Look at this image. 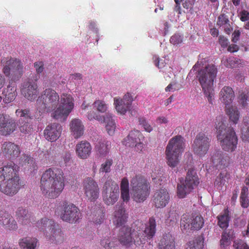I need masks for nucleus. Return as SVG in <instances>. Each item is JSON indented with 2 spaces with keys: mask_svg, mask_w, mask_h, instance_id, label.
<instances>
[{
  "mask_svg": "<svg viewBox=\"0 0 249 249\" xmlns=\"http://www.w3.org/2000/svg\"><path fill=\"white\" fill-rule=\"evenodd\" d=\"M114 105L117 112L121 114H125L131 107V106L125 103L124 100L118 97L114 98Z\"/></svg>",
  "mask_w": 249,
  "mask_h": 249,
  "instance_id": "39",
  "label": "nucleus"
},
{
  "mask_svg": "<svg viewBox=\"0 0 249 249\" xmlns=\"http://www.w3.org/2000/svg\"><path fill=\"white\" fill-rule=\"evenodd\" d=\"M140 124L142 125L145 130L147 132H150L152 130V126L148 124L146 120L143 117H141L139 119Z\"/></svg>",
  "mask_w": 249,
  "mask_h": 249,
  "instance_id": "58",
  "label": "nucleus"
},
{
  "mask_svg": "<svg viewBox=\"0 0 249 249\" xmlns=\"http://www.w3.org/2000/svg\"><path fill=\"white\" fill-rule=\"evenodd\" d=\"M2 71L6 77L10 79L11 81L16 82L23 74V63L18 59L10 58L5 62Z\"/></svg>",
  "mask_w": 249,
  "mask_h": 249,
  "instance_id": "8",
  "label": "nucleus"
},
{
  "mask_svg": "<svg viewBox=\"0 0 249 249\" xmlns=\"http://www.w3.org/2000/svg\"><path fill=\"white\" fill-rule=\"evenodd\" d=\"M215 122L216 137L222 149L232 152L237 147L238 138L234 129L226 125V121L222 117L217 118Z\"/></svg>",
  "mask_w": 249,
  "mask_h": 249,
  "instance_id": "3",
  "label": "nucleus"
},
{
  "mask_svg": "<svg viewBox=\"0 0 249 249\" xmlns=\"http://www.w3.org/2000/svg\"><path fill=\"white\" fill-rule=\"evenodd\" d=\"M102 193L105 203L107 205H112L119 198V185L111 179L107 180L104 185Z\"/></svg>",
  "mask_w": 249,
  "mask_h": 249,
  "instance_id": "10",
  "label": "nucleus"
},
{
  "mask_svg": "<svg viewBox=\"0 0 249 249\" xmlns=\"http://www.w3.org/2000/svg\"><path fill=\"white\" fill-rule=\"evenodd\" d=\"M230 178V174L227 172H221L215 179L214 184L217 186L224 185Z\"/></svg>",
  "mask_w": 249,
  "mask_h": 249,
  "instance_id": "47",
  "label": "nucleus"
},
{
  "mask_svg": "<svg viewBox=\"0 0 249 249\" xmlns=\"http://www.w3.org/2000/svg\"><path fill=\"white\" fill-rule=\"evenodd\" d=\"M16 215L18 222L22 225H29L33 220L32 213L28 209L19 207L16 212Z\"/></svg>",
  "mask_w": 249,
  "mask_h": 249,
  "instance_id": "27",
  "label": "nucleus"
},
{
  "mask_svg": "<svg viewBox=\"0 0 249 249\" xmlns=\"http://www.w3.org/2000/svg\"><path fill=\"white\" fill-rule=\"evenodd\" d=\"M239 102L241 104H242V106L245 107L247 105V101H249L248 96L244 93H241L239 96Z\"/></svg>",
  "mask_w": 249,
  "mask_h": 249,
  "instance_id": "63",
  "label": "nucleus"
},
{
  "mask_svg": "<svg viewBox=\"0 0 249 249\" xmlns=\"http://www.w3.org/2000/svg\"><path fill=\"white\" fill-rule=\"evenodd\" d=\"M3 228L10 231H15L18 229V226L16 221L13 217L11 218L9 221L7 222V225H5Z\"/></svg>",
  "mask_w": 249,
  "mask_h": 249,
  "instance_id": "56",
  "label": "nucleus"
},
{
  "mask_svg": "<svg viewBox=\"0 0 249 249\" xmlns=\"http://www.w3.org/2000/svg\"><path fill=\"white\" fill-rule=\"evenodd\" d=\"M70 126L71 134L74 139H78L84 134V126L80 119H73L70 123Z\"/></svg>",
  "mask_w": 249,
  "mask_h": 249,
  "instance_id": "31",
  "label": "nucleus"
},
{
  "mask_svg": "<svg viewBox=\"0 0 249 249\" xmlns=\"http://www.w3.org/2000/svg\"><path fill=\"white\" fill-rule=\"evenodd\" d=\"M240 19L242 21L245 22L249 19V12L245 10H242L240 13Z\"/></svg>",
  "mask_w": 249,
  "mask_h": 249,
  "instance_id": "64",
  "label": "nucleus"
},
{
  "mask_svg": "<svg viewBox=\"0 0 249 249\" xmlns=\"http://www.w3.org/2000/svg\"><path fill=\"white\" fill-rule=\"evenodd\" d=\"M230 120L233 124H236L239 119L240 113L236 107L231 106L227 107L226 110Z\"/></svg>",
  "mask_w": 249,
  "mask_h": 249,
  "instance_id": "41",
  "label": "nucleus"
},
{
  "mask_svg": "<svg viewBox=\"0 0 249 249\" xmlns=\"http://www.w3.org/2000/svg\"><path fill=\"white\" fill-rule=\"evenodd\" d=\"M118 244V241L116 238L105 237L101 241V245L105 249H113Z\"/></svg>",
  "mask_w": 249,
  "mask_h": 249,
  "instance_id": "45",
  "label": "nucleus"
},
{
  "mask_svg": "<svg viewBox=\"0 0 249 249\" xmlns=\"http://www.w3.org/2000/svg\"><path fill=\"white\" fill-rule=\"evenodd\" d=\"M241 138L243 142H249V117L243 119V125L241 128Z\"/></svg>",
  "mask_w": 249,
  "mask_h": 249,
  "instance_id": "43",
  "label": "nucleus"
},
{
  "mask_svg": "<svg viewBox=\"0 0 249 249\" xmlns=\"http://www.w3.org/2000/svg\"><path fill=\"white\" fill-rule=\"evenodd\" d=\"M229 22L230 21L228 16L225 14H222L218 17L217 25L219 26L224 25H228L229 26H230Z\"/></svg>",
  "mask_w": 249,
  "mask_h": 249,
  "instance_id": "53",
  "label": "nucleus"
},
{
  "mask_svg": "<svg viewBox=\"0 0 249 249\" xmlns=\"http://www.w3.org/2000/svg\"><path fill=\"white\" fill-rule=\"evenodd\" d=\"M11 218L13 216L8 213L5 211H0V225L3 227L5 225H7V222L9 221Z\"/></svg>",
  "mask_w": 249,
  "mask_h": 249,
  "instance_id": "50",
  "label": "nucleus"
},
{
  "mask_svg": "<svg viewBox=\"0 0 249 249\" xmlns=\"http://www.w3.org/2000/svg\"><path fill=\"white\" fill-rule=\"evenodd\" d=\"M150 186L147 180L142 175H136L130 180V195L132 200L142 203L148 197Z\"/></svg>",
  "mask_w": 249,
  "mask_h": 249,
  "instance_id": "5",
  "label": "nucleus"
},
{
  "mask_svg": "<svg viewBox=\"0 0 249 249\" xmlns=\"http://www.w3.org/2000/svg\"><path fill=\"white\" fill-rule=\"evenodd\" d=\"M22 94L28 100H34L37 97L39 89L37 83L33 81L24 83L21 89Z\"/></svg>",
  "mask_w": 249,
  "mask_h": 249,
  "instance_id": "22",
  "label": "nucleus"
},
{
  "mask_svg": "<svg viewBox=\"0 0 249 249\" xmlns=\"http://www.w3.org/2000/svg\"><path fill=\"white\" fill-rule=\"evenodd\" d=\"M153 60L154 62L155 65L159 69H162L165 66V63L164 60L160 59L157 55L153 56Z\"/></svg>",
  "mask_w": 249,
  "mask_h": 249,
  "instance_id": "59",
  "label": "nucleus"
},
{
  "mask_svg": "<svg viewBox=\"0 0 249 249\" xmlns=\"http://www.w3.org/2000/svg\"><path fill=\"white\" fill-rule=\"evenodd\" d=\"M60 104L52 113V117L60 121H65L74 107L73 99L71 95L63 93L60 97Z\"/></svg>",
  "mask_w": 249,
  "mask_h": 249,
  "instance_id": "9",
  "label": "nucleus"
},
{
  "mask_svg": "<svg viewBox=\"0 0 249 249\" xmlns=\"http://www.w3.org/2000/svg\"><path fill=\"white\" fill-rule=\"evenodd\" d=\"M37 242L36 239L25 237L19 240V245L23 249H36Z\"/></svg>",
  "mask_w": 249,
  "mask_h": 249,
  "instance_id": "42",
  "label": "nucleus"
},
{
  "mask_svg": "<svg viewBox=\"0 0 249 249\" xmlns=\"http://www.w3.org/2000/svg\"><path fill=\"white\" fill-rule=\"evenodd\" d=\"M92 146L90 143L86 141L78 142L75 146V152L77 157L82 160L89 158L91 154Z\"/></svg>",
  "mask_w": 249,
  "mask_h": 249,
  "instance_id": "24",
  "label": "nucleus"
},
{
  "mask_svg": "<svg viewBox=\"0 0 249 249\" xmlns=\"http://www.w3.org/2000/svg\"><path fill=\"white\" fill-rule=\"evenodd\" d=\"M234 249H249V246L242 240H237L233 242Z\"/></svg>",
  "mask_w": 249,
  "mask_h": 249,
  "instance_id": "55",
  "label": "nucleus"
},
{
  "mask_svg": "<svg viewBox=\"0 0 249 249\" xmlns=\"http://www.w3.org/2000/svg\"><path fill=\"white\" fill-rule=\"evenodd\" d=\"M34 67L37 74L42 73L44 69V63L42 61L36 62L34 63Z\"/></svg>",
  "mask_w": 249,
  "mask_h": 249,
  "instance_id": "62",
  "label": "nucleus"
},
{
  "mask_svg": "<svg viewBox=\"0 0 249 249\" xmlns=\"http://www.w3.org/2000/svg\"><path fill=\"white\" fill-rule=\"evenodd\" d=\"M111 142L106 140L98 141L95 145L94 150L96 154L100 157H106L109 153Z\"/></svg>",
  "mask_w": 249,
  "mask_h": 249,
  "instance_id": "30",
  "label": "nucleus"
},
{
  "mask_svg": "<svg viewBox=\"0 0 249 249\" xmlns=\"http://www.w3.org/2000/svg\"><path fill=\"white\" fill-rule=\"evenodd\" d=\"M212 161L215 166L224 164L222 153L220 151H216L212 157Z\"/></svg>",
  "mask_w": 249,
  "mask_h": 249,
  "instance_id": "49",
  "label": "nucleus"
},
{
  "mask_svg": "<svg viewBox=\"0 0 249 249\" xmlns=\"http://www.w3.org/2000/svg\"><path fill=\"white\" fill-rule=\"evenodd\" d=\"M60 97L55 90L48 88L43 91L36 100V107L39 112H53L58 107Z\"/></svg>",
  "mask_w": 249,
  "mask_h": 249,
  "instance_id": "7",
  "label": "nucleus"
},
{
  "mask_svg": "<svg viewBox=\"0 0 249 249\" xmlns=\"http://www.w3.org/2000/svg\"><path fill=\"white\" fill-rule=\"evenodd\" d=\"M88 117L90 120L94 119L101 122H105L106 124V128L108 134L109 135L114 134L116 128V124L111 114H106L105 116H101L94 114L93 116L91 113H89Z\"/></svg>",
  "mask_w": 249,
  "mask_h": 249,
  "instance_id": "21",
  "label": "nucleus"
},
{
  "mask_svg": "<svg viewBox=\"0 0 249 249\" xmlns=\"http://www.w3.org/2000/svg\"><path fill=\"white\" fill-rule=\"evenodd\" d=\"M194 189L183 182V180H180L177 185V195L178 198H184L190 194Z\"/></svg>",
  "mask_w": 249,
  "mask_h": 249,
  "instance_id": "37",
  "label": "nucleus"
},
{
  "mask_svg": "<svg viewBox=\"0 0 249 249\" xmlns=\"http://www.w3.org/2000/svg\"><path fill=\"white\" fill-rule=\"evenodd\" d=\"M93 108L99 112L106 113L108 109V105L102 100H96L93 104Z\"/></svg>",
  "mask_w": 249,
  "mask_h": 249,
  "instance_id": "46",
  "label": "nucleus"
},
{
  "mask_svg": "<svg viewBox=\"0 0 249 249\" xmlns=\"http://www.w3.org/2000/svg\"><path fill=\"white\" fill-rule=\"evenodd\" d=\"M16 113L17 116L20 117L18 120L20 131L24 134H29L32 132V125L28 121V119L31 118L29 110L18 109L16 110Z\"/></svg>",
  "mask_w": 249,
  "mask_h": 249,
  "instance_id": "17",
  "label": "nucleus"
},
{
  "mask_svg": "<svg viewBox=\"0 0 249 249\" xmlns=\"http://www.w3.org/2000/svg\"><path fill=\"white\" fill-rule=\"evenodd\" d=\"M121 197L124 202H127L130 200L129 182L126 178H124L121 182Z\"/></svg>",
  "mask_w": 249,
  "mask_h": 249,
  "instance_id": "38",
  "label": "nucleus"
},
{
  "mask_svg": "<svg viewBox=\"0 0 249 249\" xmlns=\"http://www.w3.org/2000/svg\"><path fill=\"white\" fill-rule=\"evenodd\" d=\"M217 225L222 229H226L229 226L230 220L228 209H225L223 213L217 216Z\"/></svg>",
  "mask_w": 249,
  "mask_h": 249,
  "instance_id": "40",
  "label": "nucleus"
},
{
  "mask_svg": "<svg viewBox=\"0 0 249 249\" xmlns=\"http://www.w3.org/2000/svg\"><path fill=\"white\" fill-rule=\"evenodd\" d=\"M3 101L5 104L13 102L17 95V86L14 81H10L8 86L3 89Z\"/></svg>",
  "mask_w": 249,
  "mask_h": 249,
  "instance_id": "25",
  "label": "nucleus"
},
{
  "mask_svg": "<svg viewBox=\"0 0 249 249\" xmlns=\"http://www.w3.org/2000/svg\"><path fill=\"white\" fill-rule=\"evenodd\" d=\"M128 213L125 208L121 205L116 206L113 219L114 224L117 227H123L126 223Z\"/></svg>",
  "mask_w": 249,
  "mask_h": 249,
  "instance_id": "26",
  "label": "nucleus"
},
{
  "mask_svg": "<svg viewBox=\"0 0 249 249\" xmlns=\"http://www.w3.org/2000/svg\"><path fill=\"white\" fill-rule=\"evenodd\" d=\"M1 153L3 156L9 160H15L20 154L19 146L14 142H5L1 147Z\"/></svg>",
  "mask_w": 249,
  "mask_h": 249,
  "instance_id": "19",
  "label": "nucleus"
},
{
  "mask_svg": "<svg viewBox=\"0 0 249 249\" xmlns=\"http://www.w3.org/2000/svg\"><path fill=\"white\" fill-rule=\"evenodd\" d=\"M183 182L193 189L198 186L199 183V179L197 173L194 168L188 170L185 179Z\"/></svg>",
  "mask_w": 249,
  "mask_h": 249,
  "instance_id": "34",
  "label": "nucleus"
},
{
  "mask_svg": "<svg viewBox=\"0 0 249 249\" xmlns=\"http://www.w3.org/2000/svg\"><path fill=\"white\" fill-rule=\"evenodd\" d=\"M179 218V215L176 210H170L167 215V220L171 222L175 223Z\"/></svg>",
  "mask_w": 249,
  "mask_h": 249,
  "instance_id": "54",
  "label": "nucleus"
},
{
  "mask_svg": "<svg viewBox=\"0 0 249 249\" xmlns=\"http://www.w3.org/2000/svg\"><path fill=\"white\" fill-rule=\"evenodd\" d=\"M96 213L97 215L96 214L95 215L97 216V217L94 219V222L96 224H101L104 220V213L100 208L98 209Z\"/></svg>",
  "mask_w": 249,
  "mask_h": 249,
  "instance_id": "61",
  "label": "nucleus"
},
{
  "mask_svg": "<svg viewBox=\"0 0 249 249\" xmlns=\"http://www.w3.org/2000/svg\"><path fill=\"white\" fill-rule=\"evenodd\" d=\"M170 195L167 189L161 188L156 190L153 195L152 201L156 208L165 207L169 202Z\"/></svg>",
  "mask_w": 249,
  "mask_h": 249,
  "instance_id": "18",
  "label": "nucleus"
},
{
  "mask_svg": "<svg viewBox=\"0 0 249 249\" xmlns=\"http://www.w3.org/2000/svg\"><path fill=\"white\" fill-rule=\"evenodd\" d=\"M47 239L54 244H58L63 242L64 237L61 229L57 225L54 229L46 235Z\"/></svg>",
  "mask_w": 249,
  "mask_h": 249,
  "instance_id": "33",
  "label": "nucleus"
},
{
  "mask_svg": "<svg viewBox=\"0 0 249 249\" xmlns=\"http://www.w3.org/2000/svg\"><path fill=\"white\" fill-rule=\"evenodd\" d=\"M22 166H26L28 165V164H33V160L31 158V157L28 155H23L21 158L20 163Z\"/></svg>",
  "mask_w": 249,
  "mask_h": 249,
  "instance_id": "60",
  "label": "nucleus"
},
{
  "mask_svg": "<svg viewBox=\"0 0 249 249\" xmlns=\"http://www.w3.org/2000/svg\"><path fill=\"white\" fill-rule=\"evenodd\" d=\"M234 98V92L232 89L229 86L224 87L219 92V100L226 106L230 105Z\"/></svg>",
  "mask_w": 249,
  "mask_h": 249,
  "instance_id": "28",
  "label": "nucleus"
},
{
  "mask_svg": "<svg viewBox=\"0 0 249 249\" xmlns=\"http://www.w3.org/2000/svg\"><path fill=\"white\" fill-rule=\"evenodd\" d=\"M221 62L227 68H232L236 66L237 63V60L234 57H230L223 59Z\"/></svg>",
  "mask_w": 249,
  "mask_h": 249,
  "instance_id": "51",
  "label": "nucleus"
},
{
  "mask_svg": "<svg viewBox=\"0 0 249 249\" xmlns=\"http://www.w3.org/2000/svg\"><path fill=\"white\" fill-rule=\"evenodd\" d=\"M61 209L60 218L70 223H75L82 217L79 209L73 204H68L64 201L59 206Z\"/></svg>",
  "mask_w": 249,
  "mask_h": 249,
  "instance_id": "11",
  "label": "nucleus"
},
{
  "mask_svg": "<svg viewBox=\"0 0 249 249\" xmlns=\"http://www.w3.org/2000/svg\"><path fill=\"white\" fill-rule=\"evenodd\" d=\"M62 131L61 125L58 123L48 125L44 130L45 139L50 142H55L60 137Z\"/></svg>",
  "mask_w": 249,
  "mask_h": 249,
  "instance_id": "23",
  "label": "nucleus"
},
{
  "mask_svg": "<svg viewBox=\"0 0 249 249\" xmlns=\"http://www.w3.org/2000/svg\"><path fill=\"white\" fill-rule=\"evenodd\" d=\"M217 67L213 64H208L198 71L196 77L208 101L212 104L214 95L213 82L217 73Z\"/></svg>",
  "mask_w": 249,
  "mask_h": 249,
  "instance_id": "4",
  "label": "nucleus"
},
{
  "mask_svg": "<svg viewBox=\"0 0 249 249\" xmlns=\"http://www.w3.org/2000/svg\"><path fill=\"white\" fill-rule=\"evenodd\" d=\"M203 241L198 237L189 242L188 247L185 249H203Z\"/></svg>",
  "mask_w": 249,
  "mask_h": 249,
  "instance_id": "48",
  "label": "nucleus"
},
{
  "mask_svg": "<svg viewBox=\"0 0 249 249\" xmlns=\"http://www.w3.org/2000/svg\"><path fill=\"white\" fill-rule=\"evenodd\" d=\"M65 187L64 174L62 169L49 168L42 174L40 188L43 196L49 199L57 197Z\"/></svg>",
  "mask_w": 249,
  "mask_h": 249,
  "instance_id": "1",
  "label": "nucleus"
},
{
  "mask_svg": "<svg viewBox=\"0 0 249 249\" xmlns=\"http://www.w3.org/2000/svg\"><path fill=\"white\" fill-rule=\"evenodd\" d=\"M185 146V140L180 135L172 138L166 147L165 154L167 164L172 168L178 164L179 158L184 152Z\"/></svg>",
  "mask_w": 249,
  "mask_h": 249,
  "instance_id": "6",
  "label": "nucleus"
},
{
  "mask_svg": "<svg viewBox=\"0 0 249 249\" xmlns=\"http://www.w3.org/2000/svg\"><path fill=\"white\" fill-rule=\"evenodd\" d=\"M85 195L90 201H95L99 196L100 190L96 181L91 177L85 178L83 181Z\"/></svg>",
  "mask_w": 249,
  "mask_h": 249,
  "instance_id": "14",
  "label": "nucleus"
},
{
  "mask_svg": "<svg viewBox=\"0 0 249 249\" xmlns=\"http://www.w3.org/2000/svg\"><path fill=\"white\" fill-rule=\"evenodd\" d=\"M19 167L14 162L0 168V191L9 196L16 195L20 188Z\"/></svg>",
  "mask_w": 249,
  "mask_h": 249,
  "instance_id": "2",
  "label": "nucleus"
},
{
  "mask_svg": "<svg viewBox=\"0 0 249 249\" xmlns=\"http://www.w3.org/2000/svg\"><path fill=\"white\" fill-rule=\"evenodd\" d=\"M156 222L154 217H150L145 224V230L143 231L137 232L134 244L136 246L145 243L146 239H151L155 235L156 231Z\"/></svg>",
  "mask_w": 249,
  "mask_h": 249,
  "instance_id": "13",
  "label": "nucleus"
},
{
  "mask_svg": "<svg viewBox=\"0 0 249 249\" xmlns=\"http://www.w3.org/2000/svg\"><path fill=\"white\" fill-rule=\"evenodd\" d=\"M142 134L138 130L131 131L128 136L123 141V144L126 146L134 147L137 142L141 141Z\"/></svg>",
  "mask_w": 249,
  "mask_h": 249,
  "instance_id": "32",
  "label": "nucleus"
},
{
  "mask_svg": "<svg viewBox=\"0 0 249 249\" xmlns=\"http://www.w3.org/2000/svg\"><path fill=\"white\" fill-rule=\"evenodd\" d=\"M113 163L112 159H107L105 162L103 163L99 169L100 173H109L110 172V167Z\"/></svg>",
  "mask_w": 249,
  "mask_h": 249,
  "instance_id": "52",
  "label": "nucleus"
},
{
  "mask_svg": "<svg viewBox=\"0 0 249 249\" xmlns=\"http://www.w3.org/2000/svg\"><path fill=\"white\" fill-rule=\"evenodd\" d=\"M249 189L247 187L244 186L241 189L240 196V202L241 206L244 208H247L249 205V200L248 198Z\"/></svg>",
  "mask_w": 249,
  "mask_h": 249,
  "instance_id": "44",
  "label": "nucleus"
},
{
  "mask_svg": "<svg viewBox=\"0 0 249 249\" xmlns=\"http://www.w3.org/2000/svg\"><path fill=\"white\" fill-rule=\"evenodd\" d=\"M159 247V249H176L175 238L169 233L163 235Z\"/></svg>",
  "mask_w": 249,
  "mask_h": 249,
  "instance_id": "35",
  "label": "nucleus"
},
{
  "mask_svg": "<svg viewBox=\"0 0 249 249\" xmlns=\"http://www.w3.org/2000/svg\"><path fill=\"white\" fill-rule=\"evenodd\" d=\"M56 225V224L53 220L47 217L42 218L36 224V227L38 228V230L42 231L45 236L54 229V228Z\"/></svg>",
  "mask_w": 249,
  "mask_h": 249,
  "instance_id": "29",
  "label": "nucleus"
},
{
  "mask_svg": "<svg viewBox=\"0 0 249 249\" xmlns=\"http://www.w3.org/2000/svg\"><path fill=\"white\" fill-rule=\"evenodd\" d=\"M182 37L180 35L175 34L171 37L170 42L173 45H178L182 43Z\"/></svg>",
  "mask_w": 249,
  "mask_h": 249,
  "instance_id": "57",
  "label": "nucleus"
},
{
  "mask_svg": "<svg viewBox=\"0 0 249 249\" xmlns=\"http://www.w3.org/2000/svg\"><path fill=\"white\" fill-rule=\"evenodd\" d=\"M17 128V124L14 119L7 114H0V135L5 136L10 135Z\"/></svg>",
  "mask_w": 249,
  "mask_h": 249,
  "instance_id": "15",
  "label": "nucleus"
},
{
  "mask_svg": "<svg viewBox=\"0 0 249 249\" xmlns=\"http://www.w3.org/2000/svg\"><path fill=\"white\" fill-rule=\"evenodd\" d=\"M235 233L232 229L224 230L221 234V239L220 240V246L222 248H225L231 243V241L235 238Z\"/></svg>",
  "mask_w": 249,
  "mask_h": 249,
  "instance_id": "36",
  "label": "nucleus"
},
{
  "mask_svg": "<svg viewBox=\"0 0 249 249\" xmlns=\"http://www.w3.org/2000/svg\"><path fill=\"white\" fill-rule=\"evenodd\" d=\"M137 232L132 231L128 226H124L120 230L118 238L121 244L125 246H130L134 244Z\"/></svg>",
  "mask_w": 249,
  "mask_h": 249,
  "instance_id": "20",
  "label": "nucleus"
},
{
  "mask_svg": "<svg viewBox=\"0 0 249 249\" xmlns=\"http://www.w3.org/2000/svg\"><path fill=\"white\" fill-rule=\"evenodd\" d=\"M211 139L203 133H198L192 144L195 154L199 157L204 156L208 152L210 146Z\"/></svg>",
  "mask_w": 249,
  "mask_h": 249,
  "instance_id": "12",
  "label": "nucleus"
},
{
  "mask_svg": "<svg viewBox=\"0 0 249 249\" xmlns=\"http://www.w3.org/2000/svg\"><path fill=\"white\" fill-rule=\"evenodd\" d=\"M181 221L187 224L189 228L192 231H198L203 227L204 224L203 217L200 214L196 213L183 215Z\"/></svg>",
  "mask_w": 249,
  "mask_h": 249,
  "instance_id": "16",
  "label": "nucleus"
}]
</instances>
